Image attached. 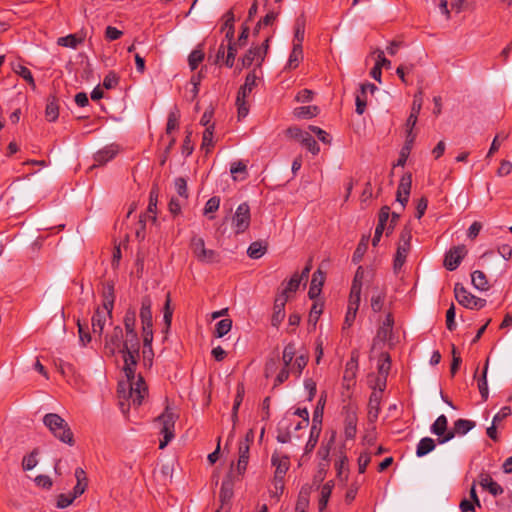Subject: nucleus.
I'll list each match as a JSON object with an SVG mask.
<instances>
[{
  "label": "nucleus",
  "instance_id": "62",
  "mask_svg": "<svg viewBox=\"0 0 512 512\" xmlns=\"http://www.w3.org/2000/svg\"><path fill=\"white\" fill-rule=\"evenodd\" d=\"M247 172V165L243 161H236L231 164L230 167V173L233 176L234 180H237V174L243 173L246 174Z\"/></svg>",
  "mask_w": 512,
  "mask_h": 512
},
{
  "label": "nucleus",
  "instance_id": "60",
  "mask_svg": "<svg viewBox=\"0 0 512 512\" xmlns=\"http://www.w3.org/2000/svg\"><path fill=\"white\" fill-rule=\"evenodd\" d=\"M309 130L311 132H313L321 142H323L324 144H330L331 139H330L329 134L326 131H324L320 127L313 126V125L309 126Z\"/></svg>",
  "mask_w": 512,
  "mask_h": 512
},
{
  "label": "nucleus",
  "instance_id": "3",
  "mask_svg": "<svg viewBox=\"0 0 512 512\" xmlns=\"http://www.w3.org/2000/svg\"><path fill=\"white\" fill-rule=\"evenodd\" d=\"M75 478H76V485L73 488V491L70 493H62L57 496V507L60 509H64L71 505L73 501L81 496L88 487V478L86 475V472L81 467H78L75 469Z\"/></svg>",
  "mask_w": 512,
  "mask_h": 512
},
{
  "label": "nucleus",
  "instance_id": "56",
  "mask_svg": "<svg viewBox=\"0 0 512 512\" xmlns=\"http://www.w3.org/2000/svg\"><path fill=\"white\" fill-rule=\"evenodd\" d=\"M422 103H423V92L421 90H419L414 95L413 103H412V107H411V112L410 113L419 116V113H420L421 108H422Z\"/></svg>",
  "mask_w": 512,
  "mask_h": 512
},
{
  "label": "nucleus",
  "instance_id": "32",
  "mask_svg": "<svg viewBox=\"0 0 512 512\" xmlns=\"http://www.w3.org/2000/svg\"><path fill=\"white\" fill-rule=\"evenodd\" d=\"M114 300V286L113 284L108 283L103 288V304L101 307L113 311Z\"/></svg>",
  "mask_w": 512,
  "mask_h": 512
},
{
  "label": "nucleus",
  "instance_id": "58",
  "mask_svg": "<svg viewBox=\"0 0 512 512\" xmlns=\"http://www.w3.org/2000/svg\"><path fill=\"white\" fill-rule=\"evenodd\" d=\"M237 44L236 43H229L228 49H227V55L225 59V65L229 68L233 67L236 53H237Z\"/></svg>",
  "mask_w": 512,
  "mask_h": 512
},
{
  "label": "nucleus",
  "instance_id": "22",
  "mask_svg": "<svg viewBox=\"0 0 512 512\" xmlns=\"http://www.w3.org/2000/svg\"><path fill=\"white\" fill-rule=\"evenodd\" d=\"M357 433V416L354 412L347 413L344 421V434L347 439H354Z\"/></svg>",
  "mask_w": 512,
  "mask_h": 512
},
{
  "label": "nucleus",
  "instance_id": "12",
  "mask_svg": "<svg viewBox=\"0 0 512 512\" xmlns=\"http://www.w3.org/2000/svg\"><path fill=\"white\" fill-rule=\"evenodd\" d=\"M360 300L361 298L359 297L358 288L356 287L354 288L353 293H350L349 295L347 311L343 323V329H348L353 325L356 319L357 311L360 306Z\"/></svg>",
  "mask_w": 512,
  "mask_h": 512
},
{
  "label": "nucleus",
  "instance_id": "4",
  "mask_svg": "<svg viewBox=\"0 0 512 512\" xmlns=\"http://www.w3.org/2000/svg\"><path fill=\"white\" fill-rule=\"evenodd\" d=\"M125 338L123 334V330L120 326H115L113 330L105 336V351L110 355H115V353L119 352L123 355L124 360V373L126 374V359L128 356V352L124 348Z\"/></svg>",
  "mask_w": 512,
  "mask_h": 512
},
{
  "label": "nucleus",
  "instance_id": "52",
  "mask_svg": "<svg viewBox=\"0 0 512 512\" xmlns=\"http://www.w3.org/2000/svg\"><path fill=\"white\" fill-rule=\"evenodd\" d=\"M384 359L382 361V363L379 364L378 366V372H379V378H378V381H380V378H382V380L385 382L386 380V377L389 373V370H390V358L388 355H383Z\"/></svg>",
  "mask_w": 512,
  "mask_h": 512
},
{
  "label": "nucleus",
  "instance_id": "57",
  "mask_svg": "<svg viewBox=\"0 0 512 512\" xmlns=\"http://www.w3.org/2000/svg\"><path fill=\"white\" fill-rule=\"evenodd\" d=\"M178 120H179L178 111H172L169 113L167 125H166L167 134H170L173 130H175L178 127Z\"/></svg>",
  "mask_w": 512,
  "mask_h": 512
},
{
  "label": "nucleus",
  "instance_id": "6",
  "mask_svg": "<svg viewBox=\"0 0 512 512\" xmlns=\"http://www.w3.org/2000/svg\"><path fill=\"white\" fill-rule=\"evenodd\" d=\"M412 229L405 226L401 233L394 258V269L400 270L406 262V258L411 250Z\"/></svg>",
  "mask_w": 512,
  "mask_h": 512
},
{
  "label": "nucleus",
  "instance_id": "28",
  "mask_svg": "<svg viewBox=\"0 0 512 512\" xmlns=\"http://www.w3.org/2000/svg\"><path fill=\"white\" fill-rule=\"evenodd\" d=\"M448 420L445 415H440L431 426V432L440 438H444L447 431Z\"/></svg>",
  "mask_w": 512,
  "mask_h": 512
},
{
  "label": "nucleus",
  "instance_id": "30",
  "mask_svg": "<svg viewBox=\"0 0 512 512\" xmlns=\"http://www.w3.org/2000/svg\"><path fill=\"white\" fill-rule=\"evenodd\" d=\"M267 252V244L260 241L252 242L248 249L247 254L252 259H259Z\"/></svg>",
  "mask_w": 512,
  "mask_h": 512
},
{
  "label": "nucleus",
  "instance_id": "44",
  "mask_svg": "<svg viewBox=\"0 0 512 512\" xmlns=\"http://www.w3.org/2000/svg\"><path fill=\"white\" fill-rule=\"evenodd\" d=\"M233 496L232 484L230 481H223L219 493V499L222 505L228 503Z\"/></svg>",
  "mask_w": 512,
  "mask_h": 512
},
{
  "label": "nucleus",
  "instance_id": "53",
  "mask_svg": "<svg viewBox=\"0 0 512 512\" xmlns=\"http://www.w3.org/2000/svg\"><path fill=\"white\" fill-rule=\"evenodd\" d=\"M331 495V486L327 483L322 486L321 492H320V499H319V509L323 510L329 500V497Z\"/></svg>",
  "mask_w": 512,
  "mask_h": 512
},
{
  "label": "nucleus",
  "instance_id": "41",
  "mask_svg": "<svg viewBox=\"0 0 512 512\" xmlns=\"http://www.w3.org/2000/svg\"><path fill=\"white\" fill-rule=\"evenodd\" d=\"M356 370H357V362L352 358L349 362H347L343 380L347 383V386L349 387L350 383L354 381L356 377Z\"/></svg>",
  "mask_w": 512,
  "mask_h": 512
},
{
  "label": "nucleus",
  "instance_id": "38",
  "mask_svg": "<svg viewBox=\"0 0 512 512\" xmlns=\"http://www.w3.org/2000/svg\"><path fill=\"white\" fill-rule=\"evenodd\" d=\"M489 359L486 360L483 373L481 378L478 380V389L483 400H487L489 395L488 383H487V371H488Z\"/></svg>",
  "mask_w": 512,
  "mask_h": 512
},
{
  "label": "nucleus",
  "instance_id": "36",
  "mask_svg": "<svg viewBox=\"0 0 512 512\" xmlns=\"http://www.w3.org/2000/svg\"><path fill=\"white\" fill-rule=\"evenodd\" d=\"M321 434V427H317L316 425H312L310 429L309 439L305 445V453H310L316 447L319 437Z\"/></svg>",
  "mask_w": 512,
  "mask_h": 512
},
{
  "label": "nucleus",
  "instance_id": "14",
  "mask_svg": "<svg viewBox=\"0 0 512 512\" xmlns=\"http://www.w3.org/2000/svg\"><path fill=\"white\" fill-rule=\"evenodd\" d=\"M476 426L474 421L467 420V419H458L454 422V427L452 430H449L444 438L438 439V442L440 444H444L450 440H452L456 434L458 435H465L470 430H472Z\"/></svg>",
  "mask_w": 512,
  "mask_h": 512
},
{
  "label": "nucleus",
  "instance_id": "39",
  "mask_svg": "<svg viewBox=\"0 0 512 512\" xmlns=\"http://www.w3.org/2000/svg\"><path fill=\"white\" fill-rule=\"evenodd\" d=\"M308 363V356L307 355H299L295 358L294 363L291 365V373L294 374L296 377H300L302 374V371L307 366Z\"/></svg>",
  "mask_w": 512,
  "mask_h": 512
},
{
  "label": "nucleus",
  "instance_id": "49",
  "mask_svg": "<svg viewBox=\"0 0 512 512\" xmlns=\"http://www.w3.org/2000/svg\"><path fill=\"white\" fill-rule=\"evenodd\" d=\"M213 133L214 126H208L203 132L202 149H205L206 153L210 152L213 147Z\"/></svg>",
  "mask_w": 512,
  "mask_h": 512
},
{
  "label": "nucleus",
  "instance_id": "33",
  "mask_svg": "<svg viewBox=\"0 0 512 512\" xmlns=\"http://www.w3.org/2000/svg\"><path fill=\"white\" fill-rule=\"evenodd\" d=\"M303 60V49L302 46H294L292 47V51L289 55V59L287 62L288 69H295L298 67L300 62Z\"/></svg>",
  "mask_w": 512,
  "mask_h": 512
},
{
  "label": "nucleus",
  "instance_id": "7",
  "mask_svg": "<svg viewBox=\"0 0 512 512\" xmlns=\"http://www.w3.org/2000/svg\"><path fill=\"white\" fill-rule=\"evenodd\" d=\"M190 248L193 255L202 263H215L219 261V254L215 250L207 249L202 237L194 235L190 241Z\"/></svg>",
  "mask_w": 512,
  "mask_h": 512
},
{
  "label": "nucleus",
  "instance_id": "19",
  "mask_svg": "<svg viewBox=\"0 0 512 512\" xmlns=\"http://www.w3.org/2000/svg\"><path fill=\"white\" fill-rule=\"evenodd\" d=\"M478 482L483 489L488 490L493 496H498L503 493V488L495 482L488 473H481Z\"/></svg>",
  "mask_w": 512,
  "mask_h": 512
},
{
  "label": "nucleus",
  "instance_id": "64",
  "mask_svg": "<svg viewBox=\"0 0 512 512\" xmlns=\"http://www.w3.org/2000/svg\"><path fill=\"white\" fill-rule=\"evenodd\" d=\"M36 453L32 452L31 454L25 456L22 461L23 470L29 471L32 470L37 465Z\"/></svg>",
  "mask_w": 512,
  "mask_h": 512
},
{
  "label": "nucleus",
  "instance_id": "40",
  "mask_svg": "<svg viewBox=\"0 0 512 512\" xmlns=\"http://www.w3.org/2000/svg\"><path fill=\"white\" fill-rule=\"evenodd\" d=\"M296 355V345L293 342L288 343L283 350L282 361L283 366L291 367L292 361Z\"/></svg>",
  "mask_w": 512,
  "mask_h": 512
},
{
  "label": "nucleus",
  "instance_id": "61",
  "mask_svg": "<svg viewBox=\"0 0 512 512\" xmlns=\"http://www.w3.org/2000/svg\"><path fill=\"white\" fill-rule=\"evenodd\" d=\"M25 81H27L33 89L36 88V84L31 71L25 66H19L16 71Z\"/></svg>",
  "mask_w": 512,
  "mask_h": 512
},
{
  "label": "nucleus",
  "instance_id": "5",
  "mask_svg": "<svg viewBox=\"0 0 512 512\" xmlns=\"http://www.w3.org/2000/svg\"><path fill=\"white\" fill-rule=\"evenodd\" d=\"M178 415L170 408L166 407L164 412L156 418V421L161 425L160 433L163 435V440L160 441L159 448L163 449L174 438L175 422Z\"/></svg>",
  "mask_w": 512,
  "mask_h": 512
},
{
  "label": "nucleus",
  "instance_id": "13",
  "mask_svg": "<svg viewBox=\"0 0 512 512\" xmlns=\"http://www.w3.org/2000/svg\"><path fill=\"white\" fill-rule=\"evenodd\" d=\"M467 254V249L464 245H459L451 248L444 258V267L449 271H454L460 265L462 259Z\"/></svg>",
  "mask_w": 512,
  "mask_h": 512
},
{
  "label": "nucleus",
  "instance_id": "18",
  "mask_svg": "<svg viewBox=\"0 0 512 512\" xmlns=\"http://www.w3.org/2000/svg\"><path fill=\"white\" fill-rule=\"evenodd\" d=\"M119 152V146L115 144L107 145L94 155V161L97 165H104L112 160Z\"/></svg>",
  "mask_w": 512,
  "mask_h": 512
},
{
  "label": "nucleus",
  "instance_id": "48",
  "mask_svg": "<svg viewBox=\"0 0 512 512\" xmlns=\"http://www.w3.org/2000/svg\"><path fill=\"white\" fill-rule=\"evenodd\" d=\"M204 60V52L201 48H196L193 50L189 57H188V63L191 68V70H195L199 64Z\"/></svg>",
  "mask_w": 512,
  "mask_h": 512
},
{
  "label": "nucleus",
  "instance_id": "46",
  "mask_svg": "<svg viewBox=\"0 0 512 512\" xmlns=\"http://www.w3.org/2000/svg\"><path fill=\"white\" fill-rule=\"evenodd\" d=\"M301 144L306 147V149L311 152L313 155H316L319 153L320 149H319V146L317 144V142L315 141V139L310 135L309 132L306 131V133L304 134L302 140H301Z\"/></svg>",
  "mask_w": 512,
  "mask_h": 512
},
{
  "label": "nucleus",
  "instance_id": "31",
  "mask_svg": "<svg viewBox=\"0 0 512 512\" xmlns=\"http://www.w3.org/2000/svg\"><path fill=\"white\" fill-rule=\"evenodd\" d=\"M394 319L392 314H387L385 320L383 321L382 326L378 330V337H380L383 340L390 339L392 335V329H393Z\"/></svg>",
  "mask_w": 512,
  "mask_h": 512
},
{
  "label": "nucleus",
  "instance_id": "55",
  "mask_svg": "<svg viewBox=\"0 0 512 512\" xmlns=\"http://www.w3.org/2000/svg\"><path fill=\"white\" fill-rule=\"evenodd\" d=\"M220 206V198L219 197H211L205 204L204 214L209 215L211 213L216 212Z\"/></svg>",
  "mask_w": 512,
  "mask_h": 512
},
{
  "label": "nucleus",
  "instance_id": "35",
  "mask_svg": "<svg viewBox=\"0 0 512 512\" xmlns=\"http://www.w3.org/2000/svg\"><path fill=\"white\" fill-rule=\"evenodd\" d=\"M45 116L46 119L50 122H54L57 120L59 116V106L57 104L55 97H51L48 99L45 109Z\"/></svg>",
  "mask_w": 512,
  "mask_h": 512
},
{
  "label": "nucleus",
  "instance_id": "16",
  "mask_svg": "<svg viewBox=\"0 0 512 512\" xmlns=\"http://www.w3.org/2000/svg\"><path fill=\"white\" fill-rule=\"evenodd\" d=\"M271 463L275 467L274 477L278 479H284V476L290 467L289 457L275 452L272 454Z\"/></svg>",
  "mask_w": 512,
  "mask_h": 512
},
{
  "label": "nucleus",
  "instance_id": "63",
  "mask_svg": "<svg viewBox=\"0 0 512 512\" xmlns=\"http://www.w3.org/2000/svg\"><path fill=\"white\" fill-rule=\"evenodd\" d=\"M175 188L179 196L187 199L188 191H187V182L184 178L179 177L175 180Z\"/></svg>",
  "mask_w": 512,
  "mask_h": 512
},
{
  "label": "nucleus",
  "instance_id": "37",
  "mask_svg": "<svg viewBox=\"0 0 512 512\" xmlns=\"http://www.w3.org/2000/svg\"><path fill=\"white\" fill-rule=\"evenodd\" d=\"M257 76L254 72L249 73L245 78V83L240 87L239 91L242 97H247L256 86Z\"/></svg>",
  "mask_w": 512,
  "mask_h": 512
},
{
  "label": "nucleus",
  "instance_id": "2",
  "mask_svg": "<svg viewBox=\"0 0 512 512\" xmlns=\"http://www.w3.org/2000/svg\"><path fill=\"white\" fill-rule=\"evenodd\" d=\"M44 425L61 442L73 446L74 436L68 423L56 413H48L43 418Z\"/></svg>",
  "mask_w": 512,
  "mask_h": 512
},
{
  "label": "nucleus",
  "instance_id": "20",
  "mask_svg": "<svg viewBox=\"0 0 512 512\" xmlns=\"http://www.w3.org/2000/svg\"><path fill=\"white\" fill-rule=\"evenodd\" d=\"M324 281L325 273L322 272L320 269L313 273L308 292V295L311 299H315L320 295Z\"/></svg>",
  "mask_w": 512,
  "mask_h": 512
},
{
  "label": "nucleus",
  "instance_id": "24",
  "mask_svg": "<svg viewBox=\"0 0 512 512\" xmlns=\"http://www.w3.org/2000/svg\"><path fill=\"white\" fill-rule=\"evenodd\" d=\"M157 201H158V190L156 188H153L149 194V204H148L147 212L143 217H141V219H140L141 222L145 221L148 218L151 219L153 222L156 221L155 214H156Z\"/></svg>",
  "mask_w": 512,
  "mask_h": 512
},
{
  "label": "nucleus",
  "instance_id": "23",
  "mask_svg": "<svg viewBox=\"0 0 512 512\" xmlns=\"http://www.w3.org/2000/svg\"><path fill=\"white\" fill-rule=\"evenodd\" d=\"M305 17L303 15L299 16L295 20L294 25V38H293V45L294 46H302V43L304 41L305 36Z\"/></svg>",
  "mask_w": 512,
  "mask_h": 512
},
{
  "label": "nucleus",
  "instance_id": "11",
  "mask_svg": "<svg viewBox=\"0 0 512 512\" xmlns=\"http://www.w3.org/2000/svg\"><path fill=\"white\" fill-rule=\"evenodd\" d=\"M251 223L250 207L247 203H241L232 216V228L235 234L246 232Z\"/></svg>",
  "mask_w": 512,
  "mask_h": 512
},
{
  "label": "nucleus",
  "instance_id": "8",
  "mask_svg": "<svg viewBox=\"0 0 512 512\" xmlns=\"http://www.w3.org/2000/svg\"><path fill=\"white\" fill-rule=\"evenodd\" d=\"M152 301L149 296H145L141 300L140 319L142 323V334L144 341L149 344L153 341V322H152Z\"/></svg>",
  "mask_w": 512,
  "mask_h": 512
},
{
  "label": "nucleus",
  "instance_id": "15",
  "mask_svg": "<svg viewBox=\"0 0 512 512\" xmlns=\"http://www.w3.org/2000/svg\"><path fill=\"white\" fill-rule=\"evenodd\" d=\"M112 318V311L103 307H97L91 319L92 331L101 336L107 320Z\"/></svg>",
  "mask_w": 512,
  "mask_h": 512
},
{
  "label": "nucleus",
  "instance_id": "1",
  "mask_svg": "<svg viewBox=\"0 0 512 512\" xmlns=\"http://www.w3.org/2000/svg\"><path fill=\"white\" fill-rule=\"evenodd\" d=\"M136 312L133 308L127 309L124 316L125 345L128 352L126 359V378L129 385L128 399L134 406H140L148 394V388L141 376L135 377V368L139 359L140 340L135 331Z\"/></svg>",
  "mask_w": 512,
  "mask_h": 512
},
{
  "label": "nucleus",
  "instance_id": "45",
  "mask_svg": "<svg viewBox=\"0 0 512 512\" xmlns=\"http://www.w3.org/2000/svg\"><path fill=\"white\" fill-rule=\"evenodd\" d=\"M412 186V175L411 173L404 174L399 182L398 191L403 192L404 199L409 197Z\"/></svg>",
  "mask_w": 512,
  "mask_h": 512
},
{
  "label": "nucleus",
  "instance_id": "47",
  "mask_svg": "<svg viewBox=\"0 0 512 512\" xmlns=\"http://www.w3.org/2000/svg\"><path fill=\"white\" fill-rule=\"evenodd\" d=\"M322 312H323V303H320L318 301L314 302V304L312 305L310 312H309V317H308L309 324H311L315 327Z\"/></svg>",
  "mask_w": 512,
  "mask_h": 512
},
{
  "label": "nucleus",
  "instance_id": "54",
  "mask_svg": "<svg viewBox=\"0 0 512 512\" xmlns=\"http://www.w3.org/2000/svg\"><path fill=\"white\" fill-rule=\"evenodd\" d=\"M355 102H356V112L359 115H362L365 112L366 106H367V94L363 93L360 90V93H358L356 95Z\"/></svg>",
  "mask_w": 512,
  "mask_h": 512
},
{
  "label": "nucleus",
  "instance_id": "27",
  "mask_svg": "<svg viewBox=\"0 0 512 512\" xmlns=\"http://www.w3.org/2000/svg\"><path fill=\"white\" fill-rule=\"evenodd\" d=\"M471 280H472L473 286L480 291H486L490 287L489 282L486 278V275L484 274V272H482L480 270H475L471 274Z\"/></svg>",
  "mask_w": 512,
  "mask_h": 512
},
{
  "label": "nucleus",
  "instance_id": "9",
  "mask_svg": "<svg viewBox=\"0 0 512 512\" xmlns=\"http://www.w3.org/2000/svg\"><path fill=\"white\" fill-rule=\"evenodd\" d=\"M455 298L458 303L468 309H482L486 305V300L476 297L457 283L454 287Z\"/></svg>",
  "mask_w": 512,
  "mask_h": 512
},
{
  "label": "nucleus",
  "instance_id": "59",
  "mask_svg": "<svg viewBox=\"0 0 512 512\" xmlns=\"http://www.w3.org/2000/svg\"><path fill=\"white\" fill-rule=\"evenodd\" d=\"M119 83V77L115 72H109L103 80V87L106 89L115 88Z\"/></svg>",
  "mask_w": 512,
  "mask_h": 512
},
{
  "label": "nucleus",
  "instance_id": "17",
  "mask_svg": "<svg viewBox=\"0 0 512 512\" xmlns=\"http://www.w3.org/2000/svg\"><path fill=\"white\" fill-rule=\"evenodd\" d=\"M288 295H279L274 302V312L271 318V324L278 327L285 317V305L288 300Z\"/></svg>",
  "mask_w": 512,
  "mask_h": 512
},
{
  "label": "nucleus",
  "instance_id": "21",
  "mask_svg": "<svg viewBox=\"0 0 512 512\" xmlns=\"http://www.w3.org/2000/svg\"><path fill=\"white\" fill-rule=\"evenodd\" d=\"M380 391H382V388H380ZM380 393L381 392H373L370 395L368 403V418L370 421H375L378 418L380 412Z\"/></svg>",
  "mask_w": 512,
  "mask_h": 512
},
{
  "label": "nucleus",
  "instance_id": "50",
  "mask_svg": "<svg viewBox=\"0 0 512 512\" xmlns=\"http://www.w3.org/2000/svg\"><path fill=\"white\" fill-rule=\"evenodd\" d=\"M232 328V320L231 319H222L220 320L215 327V336L217 338H221L225 336Z\"/></svg>",
  "mask_w": 512,
  "mask_h": 512
},
{
  "label": "nucleus",
  "instance_id": "42",
  "mask_svg": "<svg viewBox=\"0 0 512 512\" xmlns=\"http://www.w3.org/2000/svg\"><path fill=\"white\" fill-rule=\"evenodd\" d=\"M368 241H369V237H367V236L362 237V239L360 240L359 244L357 245V247L354 251L353 258H352L353 262L358 263L362 260L364 254L366 253L367 248H368Z\"/></svg>",
  "mask_w": 512,
  "mask_h": 512
},
{
  "label": "nucleus",
  "instance_id": "29",
  "mask_svg": "<svg viewBox=\"0 0 512 512\" xmlns=\"http://www.w3.org/2000/svg\"><path fill=\"white\" fill-rule=\"evenodd\" d=\"M435 446V441L432 438L424 437L417 444L416 455L418 457H423L433 451Z\"/></svg>",
  "mask_w": 512,
  "mask_h": 512
},
{
  "label": "nucleus",
  "instance_id": "34",
  "mask_svg": "<svg viewBox=\"0 0 512 512\" xmlns=\"http://www.w3.org/2000/svg\"><path fill=\"white\" fill-rule=\"evenodd\" d=\"M319 108L317 106H302L294 109L293 114L297 118L309 119L317 116Z\"/></svg>",
  "mask_w": 512,
  "mask_h": 512
},
{
  "label": "nucleus",
  "instance_id": "25",
  "mask_svg": "<svg viewBox=\"0 0 512 512\" xmlns=\"http://www.w3.org/2000/svg\"><path fill=\"white\" fill-rule=\"evenodd\" d=\"M386 299V291L379 287L373 288L372 296H371V308L374 312H379L382 310L384 302Z\"/></svg>",
  "mask_w": 512,
  "mask_h": 512
},
{
  "label": "nucleus",
  "instance_id": "10",
  "mask_svg": "<svg viewBox=\"0 0 512 512\" xmlns=\"http://www.w3.org/2000/svg\"><path fill=\"white\" fill-rule=\"evenodd\" d=\"M271 37V34H268L261 46L251 47L246 52V54L241 59L243 67H249L254 62H256L258 66L262 64L268 52Z\"/></svg>",
  "mask_w": 512,
  "mask_h": 512
},
{
  "label": "nucleus",
  "instance_id": "51",
  "mask_svg": "<svg viewBox=\"0 0 512 512\" xmlns=\"http://www.w3.org/2000/svg\"><path fill=\"white\" fill-rule=\"evenodd\" d=\"M301 282V277H298L297 273L293 274L290 280L288 281L286 288L280 295L289 296V293H293L299 288Z\"/></svg>",
  "mask_w": 512,
  "mask_h": 512
},
{
  "label": "nucleus",
  "instance_id": "43",
  "mask_svg": "<svg viewBox=\"0 0 512 512\" xmlns=\"http://www.w3.org/2000/svg\"><path fill=\"white\" fill-rule=\"evenodd\" d=\"M83 42L82 38H77L76 35L70 34L65 37H60L57 40V44L63 47L77 48V46Z\"/></svg>",
  "mask_w": 512,
  "mask_h": 512
},
{
  "label": "nucleus",
  "instance_id": "26",
  "mask_svg": "<svg viewBox=\"0 0 512 512\" xmlns=\"http://www.w3.org/2000/svg\"><path fill=\"white\" fill-rule=\"evenodd\" d=\"M249 443H239V459L237 463V471L242 474L245 472L249 460Z\"/></svg>",
  "mask_w": 512,
  "mask_h": 512
}]
</instances>
